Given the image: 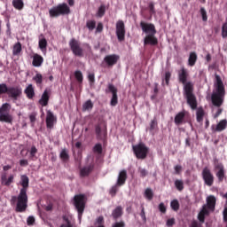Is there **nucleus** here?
<instances>
[{"instance_id":"1","label":"nucleus","mask_w":227,"mask_h":227,"mask_svg":"<svg viewBox=\"0 0 227 227\" xmlns=\"http://www.w3.org/2000/svg\"><path fill=\"white\" fill-rule=\"evenodd\" d=\"M215 90L211 95V102L215 107H218L216 113L214 115V118H219L223 114V108H220L221 106L224 103V95H226V89L224 88V83L223 79L219 74H215Z\"/></svg>"},{"instance_id":"2","label":"nucleus","mask_w":227,"mask_h":227,"mask_svg":"<svg viewBox=\"0 0 227 227\" xmlns=\"http://www.w3.org/2000/svg\"><path fill=\"white\" fill-rule=\"evenodd\" d=\"M11 201L12 203H16V212L22 213L26 212L27 210V192H25L24 190L20 191V193L18 196H12L11 199Z\"/></svg>"},{"instance_id":"3","label":"nucleus","mask_w":227,"mask_h":227,"mask_svg":"<svg viewBox=\"0 0 227 227\" xmlns=\"http://www.w3.org/2000/svg\"><path fill=\"white\" fill-rule=\"evenodd\" d=\"M7 94L9 98L12 100H19L22 97V87L20 86H11L8 87L6 83L0 84V95Z\"/></svg>"},{"instance_id":"4","label":"nucleus","mask_w":227,"mask_h":227,"mask_svg":"<svg viewBox=\"0 0 227 227\" xmlns=\"http://www.w3.org/2000/svg\"><path fill=\"white\" fill-rule=\"evenodd\" d=\"M184 96L192 111L198 109V99H196V95H194V83H188L185 88H184Z\"/></svg>"},{"instance_id":"5","label":"nucleus","mask_w":227,"mask_h":227,"mask_svg":"<svg viewBox=\"0 0 227 227\" xmlns=\"http://www.w3.org/2000/svg\"><path fill=\"white\" fill-rule=\"evenodd\" d=\"M73 204L78 212V219L81 221L82 219V214H84V209L86 208V195H74Z\"/></svg>"},{"instance_id":"6","label":"nucleus","mask_w":227,"mask_h":227,"mask_svg":"<svg viewBox=\"0 0 227 227\" xmlns=\"http://www.w3.org/2000/svg\"><path fill=\"white\" fill-rule=\"evenodd\" d=\"M132 149L135 157L141 160H145V159L148 157V152H150L148 146H146V145H145L144 143H139L136 145H133Z\"/></svg>"},{"instance_id":"7","label":"nucleus","mask_w":227,"mask_h":227,"mask_svg":"<svg viewBox=\"0 0 227 227\" xmlns=\"http://www.w3.org/2000/svg\"><path fill=\"white\" fill-rule=\"evenodd\" d=\"M95 134L98 141H106L107 137V126L105 122H98L95 125Z\"/></svg>"},{"instance_id":"8","label":"nucleus","mask_w":227,"mask_h":227,"mask_svg":"<svg viewBox=\"0 0 227 227\" xmlns=\"http://www.w3.org/2000/svg\"><path fill=\"white\" fill-rule=\"evenodd\" d=\"M69 47L74 56L77 58H82L84 56V50L81 47V43L75 39H71L69 42Z\"/></svg>"},{"instance_id":"9","label":"nucleus","mask_w":227,"mask_h":227,"mask_svg":"<svg viewBox=\"0 0 227 227\" xmlns=\"http://www.w3.org/2000/svg\"><path fill=\"white\" fill-rule=\"evenodd\" d=\"M177 79L178 82L184 85V88H185L187 84H192V82H187V79H189V71H187L185 67H182L177 71Z\"/></svg>"},{"instance_id":"10","label":"nucleus","mask_w":227,"mask_h":227,"mask_svg":"<svg viewBox=\"0 0 227 227\" xmlns=\"http://www.w3.org/2000/svg\"><path fill=\"white\" fill-rule=\"evenodd\" d=\"M116 36L119 42H124L125 41V23L123 20H118L116 22Z\"/></svg>"},{"instance_id":"11","label":"nucleus","mask_w":227,"mask_h":227,"mask_svg":"<svg viewBox=\"0 0 227 227\" xmlns=\"http://www.w3.org/2000/svg\"><path fill=\"white\" fill-rule=\"evenodd\" d=\"M202 178L205 184L208 187H212L214 185V174H212V172L207 167L202 170Z\"/></svg>"},{"instance_id":"12","label":"nucleus","mask_w":227,"mask_h":227,"mask_svg":"<svg viewBox=\"0 0 227 227\" xmlns=\"http://www.w3.org/2000/svg\"><path fill=\"white\" fill-rule=\"evenodd\" d=\"M118 61H120V55L116 54L106 55L103 59V63H105L108 68H113Z\"/></svg>"},{"instance_id":"13","label":"nucleus","mask_w":227,"mask_h":227,"mask_svg":"<svg viewBox=\"0 0 227 227\" xmlns=\"http://www.w3.org/2000/svg\"><path fill=\"white\" fill-rule=\"evenodd\" d=\"M140 27L143 33H145V35H157L155 25H153V23H146L145 21H141Z\"/></svg>"},{"instance_id":"14","label":"nucleus","mask_w":227,"mask_h":227,"mask_svg":"<svg viewBox=\"0 0 227 227\" xmlns=\"http://www.w3.org/2000/svg\"><path fill=\"white\" fill-rule=\"evenodd\" d=\"M215 169H218L216 172V177L218 178V182H224V178L226 177V174L224 172V165L223 163H219L218 160L215 163Z\"/></svg>"},{"instance_id":"15","label":"nucleus","mask_w":227,"mask_h":227,"mask_svg":"<svg viewBox=\"0 0 227 227\" xmlns=\"http://www.w3.org/2000/svg\"><path fill=\"white\" fill-rule=\"evenodd\" d=\"M108 90L112 93V98L110 101V105L114 107L118 105V89L114 87L112 83L108 84Z\"/></svg>"},{"instance_id":"16","label":"nucleus","mask_w":227,"mask_h":227,"mask_svg":"<svg viewBox=\"0 0 227 227\" xmlns=\"http://www.w3.org/2000/svg\"><path fill=\"white\" fill-rule=\"evenodd\" d=\"M227 128V120L223 119L221 120L217 125H212L211 126V130L212 132H223V130H226Z\"/></svg>"},{"instance_id":"17","label":"nucleus","mask_w":227,"mask_h":227,"mask_svg":"<svg viewBox=\"0 0 227 227\" xmlns=\"http://www.w3.org/2000/svg\"><path fill=\"white\" fill-rule=\"evenodd\" d=\"M158 43H159V39L155 37V34H149L144 39L145 45L155 46V45H158Z\"/></svg>"},{"instance_id":"18","label":"nucleus","mask_w":227,"mask_h":227,"mask_svg":"<svg viewBox=\"0 0 227 227\" xmlns=\"http://www.w3.org/2000/svg\"><path fill=\"white\" fill-rule=\"evenodd\" d=\"M55 121H56V117L54 116V114H52V112H51V110H48L47 114H46V127H47V129H53Z\"/></svg>"},{"instance_id":"19","label":"nucleus","mask_w":227,"mask_h":227,"mask_svg":"<svg viewBox=\"0 0 227 227\" xmlns=\"http://www.w3.org/2000/svg\"><path fill=\"white\" fill-rule=\"evenodd\" d=\"M71 11L68 4L63 3L58 5V15H70Z\"/></svg>"},{"instance_id":"20","label":"nucleus","mask_w":227,"mask_h":227,"mask_svg":"<svg viewBox=\"0 0 227 227\" xmlns=\"http://www.w3.org/2000/svg\"><path fill=\"white\" fill-rule=\"evenodd\" d=\"M125 182H127V170L123 169L119 173L116 184L121 187V185H125Z\"/></svg>"},{"instance_id":"21","label":"nucleus","mask_w":227,"mask_h":227,"mask_svg":"<svg viewBox=\"0 0 227 227\" xmlns=\"http://www.w3.org/2000/svg\"><path fill=\"white\" fill-rule=\"evenodd\" d=\"M20 185L22 188L20 191L27 192V189H29V177H27V176L22 175L20 176Z\"/></svg>"},{"instance_id":"22","label":"nucleus","mask_w":227,"mask_h":227,"mask_svg":"<svg viewBox=\"0 0 227 227\" xmlns=\"http://www.w3.org/2000/svg\"><path fill=\"white\" fill-rule=\"evenodd\" d=\"M24 93L28 100H33L35 98V87H33V84H28L24 90Z\"/></svg>"},{"instance_id":"23","label":"nucleus","mask_w":227,"mask_h":227,"mask_svg":"<svg viewBox=\"0 0 227 227\" xmlns=\"http://www.w3.org/2000/svg\"><path fill=\"white\" fill-rule=\"evenodd\" d=\"M207 206L209 210H215V203L217 200L215 199V196L209 195L207 200Z\"/></svg>"},{"instance_id":"24","label":"nucleus","mask_w":227,"mask_h":227,"mask_svg":"<svg viewBox=\"0 0 227 227\" xmlns=\"http://www.w3.org/2000/svg\"><path fill=\"white\" fill-rule=\"evenodd\" d=\"M176 125H182L185 123V111L179 112L174 119Z\"/></svg>"},{"instance_id":"25","label":"nucleus","mask_w":227,"mask_h":227,"mask_svg":"<svg viewBox=\"0 0 227 227\" xmlns=\"http://www.w3.org/2000/svg\"><path fill=\"white\" fill-rule=\"evenodd\" d=\"M49 98H51L49 96V91L44 90L41 98L39 99L40 106H42V107H46V106H49Z\"/></svg>"},{"instance_id":"26","label":"nucleus","mask_w":227,"mask_h":227,"mask_svg":"<svg viewBox=\"0 0 227 227\" xmlns=\"http://www.w3.org/2000/svg\"><path fill=\"white\" fill-rule=\"evenodd\" d=\"M123 215V207L121 206H118L112 212V217L116 221V219H120Z\"/></svg>"},{"instance_id":"27","label":"nucleus","mask_w":227,"mask_h":227,"mask_svg":"<svg viewBox=\"0 0 227 227\" xmlns=\"http://www.w3.org/2000/svg\"><path fill=\"white\" fill-rule=\"evenodd\" d=\"M14 178L15 177L13 175H11L8 178L6 177V175H3L1 176L2 184L5 185L6 187H10V185H12V184H13Z\"/></svg>"},{"instance_id":"28","label":"nucleus","mask_w":227,"mask_h":227,"mask_svg":"<svg viewBox=\"0 0 227 227\" xmlns=\"http://www.w3.org/2000/svg\"><path fill=\"white\" fill-rule=\"evenodd\" d=\"M43 63V57H42L39 54H35L33 57L32 65L33 67H42V64Z\"/></svg>"},{"instance_id":"29","label":"nucleus","mask_w":227,"mask_h":227,"mask_svg":"<svg viewBox=\"0 0 227 227\" xmlns=\"http://www.w3.org/2000/svg\"><path fill=\"white\" fill-rule=\"evenodd\" d=\"M94 166L93 165H88L86 167H83L80 170L81 176H89V175L93 171Z\"/></svg>"},{"instance_id":"30","label":"nucleus","mask_w":227,"mask_h":227,"mask_svg":"<svg viewBox=\"0 0 227 227\" xmlns=\"http://www.w3.org/2000/svg\"><path fill=\"white\" fill-rule=\"evenodd\" d=\"M197 61H198V54H196V52L194 51L191 52L188 59L189 67H194Z\"/></svg>"},{"instance_id":"31","label":"nucleus","mask_w":227,"mask_h":227,"mask_svg":"<svg viewBox=\"0 0 227 227\" xmlns=\"http://www.w3.org/2000/svg\"><path fill=\"white\" fill-rule=\"evenodd\" d=\"M0 121L4 123H12L13 117L10 114H0Z\"/></svg>"},{"instance_id":"32","label":"nucleus","mask_w":227,"mask_h":227,"mask_svg":"<svg viewBox=\"0 0 227 227\" xmlns=\"http://www.w3.org/2000/svg\"><path fill=\"white\" fill-rule=\"evenodd\" d=\"M62 219L63 223L60 225V227H74V223H72V221H70V217L67 215H64Z\"/></svg>"},{"instance_id":"33","label":"nucleus","mask_w":227,"mask_h":227,"mask_svg":"<svg viewBox=\"0 0 227 227\" xmlns=\"http://www.w3.org/2000/svg\"><path fill=\"white\" fill-rule=\"evenodd\" d=\"M196 116L198 123H201L205 116V110H203V107L197 108Z\"/></svg>"},{"instance_id":"34","label":"nucleus","mask_w":227,"mask_h":227,"mask_svg":"<svg viewBox=\"0 0 227 227\" xmlns=\"http://www.w3.org/2000/svg\"><path fill=\"white\" fill-rule=\"evenodd\" d=\"M11 109H12V105H10L9 103H4L0 107V114H10Z\"/></svg>"},{"instance_id":"35","label":"nucleus","mask_w":227,"mask_h":227,"mask_svg":"<svg viewBox=\"0 0 227 227\" xmlns=\"http://www.w3.org/2000/svg\"><path fill=\"white\" fill-rule=\"evenodd\" d=\"M20 52H22V44L20 42H18L13 45L12 54L13 56H19Z\"/></svg>"},{"instance_id":"36","label":"nucleus","mask_w":227,"mask_h":227,"mask_svg":"<svg viewBox=\"0 0 227 227\" xmlns=\"http://www.w3.org/2000/svg\"><path fill=\"white\" fill-rule=\"evenodd\" d=\"M39 49L42 52H45L47 51V39L44 37L39 39Z\"/></svg>"},{"instance_id":"37","label":"nucleus","mask_w":227,"mask_h":227,"mask_svg":"<svg viewBox=\"0 0 227 227\" xmlns=\"http://www.w3.org/2000/svg\"><path fill=\"white\" fill-rule=\"evenodd\" d=\"M12 6L16 10H22V8H24V1H22V0H12Z\"/></svg>"},{"instance_id":"38","label":"nucleus","mask_w":227,"mask_h":227,"mask_svg":"<svg viewBox=\"0 0 227 227\" xmlns=\"http://www.w3.org/2000/svg\"><path fill=\"white\" fill-rule=\"evenodd\" d=\"M59 157L61 160H63V162H68L70 159V156L68 155V152L66 149L61 151Z\"/></svg>"},{"instance_id":"39","label":"nucleus","mask_w":227,"mask_h":227,"mask_svg":"<svg viewBox=\"0 0 227 227\" xmlns=\"http://www.w3.org/2000/svg\"><path fill=\"white\" fill-rule=\"evenodd\" d=\"M170 207L174 212H178L180 210V202H178V200H173L170 202Z\"/></svg>"},{"instance_id":"40","label":"nucleus","mask_w":227,"mask_h":227,"mask_svg":"<svg viewBox=\"0 0 227 227\" xmlns=\"http://www.w3.org/2000/svg\"><path fill=\"white\" fill-rule=\"evenodd\" d=\"M145 198L148 200L149 201H152L153 200V192L151 190V188H146L145 191Z\"/></svg>"},{"instance_id":"41","label":"nucleus","mask_w":227,"mask_h":227,"mask_svg":"<svg viewBox=\"0 0 227 227\" xmlns=\"http://www.w3.org/2000/svg\"><path fill=\"white\" fill-rule=\"evenodd\" d=\"M91 109H93V102H91V99H89L82 105V110L90 111Z\"/></svg>"},{"instance_id":"42","label":"nucleus","mask_w":227,"mask_h":227,"mask_svg":"<svg viewBox=\"0 0 227 227\" xmlns=\"http://www.w3.org/2000/svg\"><path fill=\"white\" fill-rule=\"evenodd\" d=\"M94 153H98V155H101L103 149H102V144H96L93 147Z\"/></svg>"},{"instance_id":"43","label":"nucleus","mask_w":227,"mask_h":227,"mask_svg":"<svg viewBox=\"0 0 227 227\" xmlns=\"http://www.w3.org/2000/svg\"><path fill=\"white\" fill-rule=\"evenodd\" d=\"M175 186L177 189V191L179 192L184 191V181L176 179L175 181Z\"/></svg>"},{"instance_id":"44","label":"nucleus","mask_w":227,"mask_h":227,"mask_svg":"<svg viewBox=\"0 0 227 227\" xmlns=\"http://www.w3.org/2000/svg\"><path fill=\"white\" fill-rule=\"evenodd\" d=\"M86 26L90 31H93L97 26V21L95 20H88Z\"/></svg>"},{"instance_id":"45","label":"nucleus","mask_w":227,"mask_h":227,"mask_svg":"<svg viewBox=\"0 0 227 227\" xmlns=\"http://www.w3.org/2000/svg\"><path fill=\"white\" fill-rule=\"evenodd\" d=\"M97 15H98V17H104V15H106V5L105 4H101L99 6Z\"/></svg>"},{"instance_id":"46","label":"nucleus","mask_w":227,"mask_h":227,"mask_svg":"<svg viewBox=\"0 0 227 227\" xmlns=\"http://www.w3.org/2000/svg\"><path fill=\"white\" fill-rule=\"evenodd\" d=\"M33 81H35L36 84H42V82H43V76L42 74H36L35 76L33 77Z\"/></svg>"},{"instance_id":"47","label":"nucleus","mask_w":227,"mask_h":227,"mask_svg":"<svg viewBox=\"0 0 227 227\" xmlns=\"http://www.w3.org/2000/svg\"><path fill=\"white\" fill-rule=\"evenodd\" d=\"M148 10L150 15H155V13H157V12L155 11V4H153V2H150L148 4Z\"/></svg>"},{"instance_id":"48","label":"nucleus","mask_w":227,"mask_h":227,"mask_svg":"<svg viewBox=\"0 0 227 227\" xmlns=\"http://www.w3.org/2000/svg\"><path fill=\"white\" fill-rule=\"evenodd\" d=\"M74 77H75L76 81H78V82L82 83V81H83L82 72H81L79 70L75 71Z\"/></svg>"},{"instance_id":"49","label":"nucleus","mask_w":227,"mask_h":227,"mask_svg":"<svg viewBox=\"0 0 227 227\" xmlns=\"http://www.w3.org/2000/svg\"><path fill=\"white\" fill-rule=\"evenodd\" d=\"M138 173H139L141 178H145V176H148V170H146V168H143L139 167Z\"/></svg>"},{"instance_id":"50","label":"nucleus","mask_w":227,"mask_h":227,"mask_svg":"<svg viewBox=\"0 0 227 227\" xmlns=\"http://www.w3.org/2000/svg\"><path fill=\"white\" fill-rule=\"evenodd\" d=\"M170 80H171V73L169 71H167L165 73V77H164L165 84L167 86H169V81Z\"/></svg>"},{"instance_id":"51","label":"nucleus","mask_w":227,"mask_h":227,"mask_svg":"<svg viewBox=\"0 0 227 227\" xmlns=\"http://www.w3.org/2000/svg\"><path fill=\"white\" fill-rule=\"evenodd\" d=\"M200 15L204 22H207V20H208V16H207V11L203 7L200 8Z\"/></svg>"},{"instance_id":"52","label":"nucleus","mask_w":227,"mask_h":227,"mask_svg":"<svg viewBox=\"0 0 227 227\" xmlns=\"http://www.w3.org/2000/svg\"><path fill=\"white\" fill-rule=\"evenodd\" d=\"M222 37L227 38V22L223 23L222 26Z\"/></svg>"},{"instance_id":"53","label":"nucleus","mask_w":227,"mask_h":227,"mask_svg":"<svg viewBox=\"0 0 227 227\" xmlns=\"http://www.w3.org/2000/svg\"><path fill=\"white\" fill-rule=\"evenodd\" d=\"M157 118L154 117L152 121H151V124H150V130H155V129H157Z\"/></svg>"},{"instance_id":"54","label":"nucleus","mask_w":227,"mask_h":227,"mask_svg":"<svg viewBox=\"0 0 227 227\" xmlns=\"http://www.w3.org/2000/svg\"><path fill=\"white\" fill-rule=\"evenodd\" d=\"M118 192V184L114 185L111 190H110V194L113 198H114V196H116V193Z\"/></svg>"},{"instance_id":"55","label":"nucleus","mask_w":227,"mask_h":227,"mask_svg":"<svg viewBox=\"0 0 227 227\" xmlns=\"http://www.w3.org/2000/svg\"><path fill=\"white\" fill-rule=\"evenodd\" d=\"M50 16L51 17H58V6L53 7L49 11Z\"/></svg>"},{"instance_id":"56","label":"nucleus","mask_w":227,"mask_h":227,"mask_svg":"<svg viewBox=\"0 0 227 227\" xmlns=\"http://www.w3.org/2000/svg\"><path fill=\"white\" fill-rule=\"evenodd\" d=\"M36 153H38V149H36V146L33 145L30 149V157L33 159V157H35Z\"/></svg>"},{"instance_id":"57","label":"nucleus","mask_w":227,"mask_h":227,"mask_svg":"<svg viewBox=\"0 0 227 227\" xmlns=\"http://www.w3.org/2000/svg\"><path fill=\"white\" fill-rule=\"evenodd\" d=\"M88 80H89L90 86L92 84H95V74H89Z\"/></svg>"},{"instance_id":"58","label":"nucleus","mask_w":227,"mask_h":227,"mask_svg":"<svg viewBox=\"0 0 227 227\" xmlns=\"http://www.w3.org/2000/svg\"><path fill=\"white\" fill-rule=\"evenodd\" d=\"M35 218L34 216H28L27 219V226H33V224H35Z\"/></svg>"},{"instance_id":"59","label":"nucleus","mask_w":227,"mask_h":227,"mask_svg":"<svg viewBox=\"0 0 227 227\" xmlns=\"http://www.w3.org/2000/svg\"><path fill=\"white\" fill-rule=\"evenodd\" d=\"M159 210L161 212V214H166L167 208L166 206L164 205V202H160L159 204Z\"/></svg>"},{"instance_id":"60","label":"nucleus","mask_w":227,"mask_h":227,"mask_svg":"<svg viewBox=\"0 0 227 227\" xmlns=\"http://www.w3.org/2000/svg\"><path fill=\"white\" fill-rule=\"evenodd\" d=\"M95 224H98V226H104V216H98Z\"/></svg>"},{"instance_id":"61","label":"nucleus","mask_w":227,"mask_h":227,"mask_svg":"<svg viewBox=\"0 0 227 227\" xmlns=\"http://www.w3.org/2000/svg\"><path fill=\"white\" fill-rule=\"evenodd\" d=\"M112 227H125V222H116L112 225Z\"/></svg>"},{"instance_id":"62","label":"nucleus","mask_w":227,"mask_h":227,"mask_svg":"<svg viewBox=\"0 0 227 227\" xmlns=\"http://www.w3.org/2000/svg\"><path fill=\"white\" fill-rule=\"evenodd\" d=\"M205 215H204L203 213H200H200H199V215H198V219H199V221H200V223H205Z\"/></svg>"},{"instance_id":"63","label":"nucleus","mask_w":227,"mask_h":227,"mask_svg":"<svg viewBox=\"0 0 227 227\" xmlns=\"http://www.w3.org/2000/svg\"><path fill=\"white\" fill-rule=\"evenodd\" d=\"M200 213L204 214L205 215H208L209 212H208L207 205L202 206Z\"/></svg>"},{"instance_id":"64","label":"nucleus","mask_w":227,"mask_h":227,"mask_svg":"<svg viewBox=\"0 0 227 227\" xmlns=\"http://www.w3.org/2000/svg\"><path fill=\"white\" fill-rule=\"evenodd\" d=\"M223 221L224 223H227V207L223 209Z\"/></svg>"}]
</instances>
